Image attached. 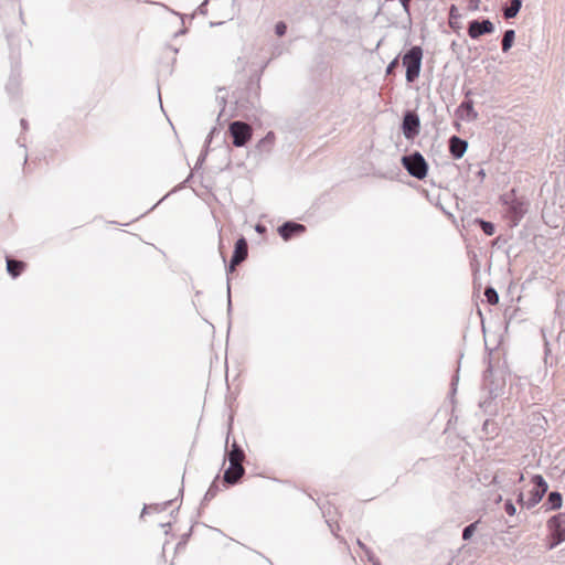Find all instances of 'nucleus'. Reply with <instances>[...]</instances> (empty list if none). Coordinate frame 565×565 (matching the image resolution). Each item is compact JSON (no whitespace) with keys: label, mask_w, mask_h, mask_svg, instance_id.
<instances>
[{"label":"nucleus","mask_w":565,"mask_h":565,"mask_svg":"<svg viewBox=\"0 0 565 565\" xmlns=\"http://www.w3.org/2000/svg\"><path fill=\"white\" fill-rule=\"evenodd\" d=\"M233 255L237 256L244 260L247 258L248 245H247V241L245 239V237H241L235 242Z\"/></svg>","instance_id":"17"},{"label":"nucleus","mask_w":565,"mask_h":565,"mask_svg":"<svg viewBox=\"0 0 565 565\" xmlns=\"http://www.w3.org/2000/svg\"><path fill=\"white\" fill-rule=\"evenodd\" d=\"M477 525H478V521L477 522H473L469 525H467L463 530H462V540L463 541H468L472 537L476 529H477Z\"/></svg>","instance_id":"24"},{"label":"nucleus","mask_w":565,"mask_h":565,"mask_svg":"<svg viewBox=\"0 0 565 565\" xmlns=\"http://www.w3.org/2000/svg\"><path fill=\"white\" fill-rule=\"evenodd\" d=\"M407 184L422 192L435 205L440 204L443 195H449L447 185H444L441 182L437 184L434 179H416L415 181L407 182Z\"/></svg>","instance_id":"3"},{"label":"nucleus","mask_w":565,"mask_h":565,"mask_svg":"<svg viewBox=\"0 0 565 565\" xmlns=\"http://www.w3.org/2000/svg\"><path fill=\"white\" fill-rule=\"evenodd\" d=\"M475 174H476V177H486L483 169H479Z\"/></svg>","instance_id":"40"},{"label":"nucleus","mask_w":565,"mask_h":565,"mask_svg":"<svg viewBox=\"0 0 565 565\" xmlns=\"http://www.w3.org/2000/svg\"><path fill=\"white\" fill-rule=\"evenodd\" d=\"M226 458L230 465L224 472V483L234 486L238 483V481L245 473V469L243 467L245 452L236 441H233V444L231 445V449L226 450Z\"/></svg>","instance_id":"2"},{"label":"nucleus","mask_w":565,"mask_h":565,"mask_svg":"<svg viewBox=\"0 0 565 565\" xmlns=\"http://www.w3.org/2000/svg\"><path fill=\"white\" fill-rule=\"evenodd\" d=\"M423 61V49L418 45L412 46L402 58L403 66L406 68V82L414 83L420 74Z\"/></svg>","instance_id":"4"},{"label":"nucleus","mask_w":565,"mask_h":565,"mask_svg":"<svg viewBox=\"0 0 565 565\" xmlns=\"http://www.w3.org/2000/svg\"><path fill=\"white\" fill-rule=\"evenodd\" d=\"M24 267L25 264L22 260L7 257V270L13 278L20 276Z\"/></svg>","instance_id":"15"},{"label":"nucleus","mask_w":565,"mask_h":565,"mask_svg":"<svg viewBox=\"0 0 565 565\" xmlns=\"http://www.w3.org/2000/svg\"><path fill=\"white\" fill-rule=\"evenodd\" d=\"M420 129L419 116L413 111L407 110L403 116L402 131L406 139L412 140L418 136Z\"/></svg>","instance_id":"9"},{"label":"nucleus","mask_w":565,"mask_h":565,"mask_svg":"<svg viewBox=\"0 0 565 565\" xmlns=\"http://www.w3.org/2000/svg\"><path fill=\"white\" fill-rule=\"evenodd\" d=\"M522 7V0H509V4L503 7V17L504 19H513L519 13Z\"/></svg>","instance_id":"16"},{"label":"nucleus","mask_w":565,"mask_h":565,"mask_svg":"<svg viewBox=\"0 0 565 565\" xmlns=\"http://www.w3.org/2000/svg\"><path fill=\"white\" fill-rule=\"evenodd\" d=\"M286 31H287V25H286L285 22L280 21V22L276 23V25H275V33L278 36L285 35Z\"/></svg>","instance_id":"25"},{"label":"nucleus","mask_w":565,"mask_h":565,"mask_svg":"<svg viewBox=\"0 0 565 565\" xmlns=\"http://www.w3.org/2000/svg\"><path fill=\"white\" fill-rule=\"evenodd\" d=\"M227 308H228V311H231V309H232V300H231L230 278H227Z\"/></svg>","instance_id":"33"},{"label":"nucleus","mask_w":565,"mask_h":565,"mask_svg":"<svg viewBox=\"0 0 565 565\" xmlns=\"http://www.w3.org/2000/svg\"><path fill=\"white\" fill-rule=\"evenodd\" d=\"M358 545H359V546H360L364 552H366V550H369V548L366 547V545H365L364 543H362V542H361V540H359V539H358Z\"/></svg>","instance_id":"39"},{"label":"nucleus","mask_w":565,"mask_h":565,"mask_svg":"<svg viewBox=\"0 0 565 565\" xmlns=\"http://www.w3.org/2000/svg\"><path fill=\"white\" fill-rule=\"evenodd\" d=\"M402 163L411 177H427L428 164L418 151L404 156Z\"/></svg>","instance_id":"6"},{"label":"nucleus","mask_w":565,"mask_h":565,"mask_svg":"<svg viewBox=\"0 0 565 565\" xmlns=\"http://www.w3.org/2000/svg\"><path fill=\"white\" fill-rule=\"evenodd\" d=\"M524 480L523 473H519L518 482H522Z\"/></svg>","instance_id":"45"},{"label":"nucleus","mask_w":565,"mask_h":565,"mask_svg":"<svg viewBox=\"0 0 565 565\" xmlns=\"http://www.w3.org/2000/svg\"><path fill=\"white\" fill-rule=\"evenodd\" d=\"M467 141L457 136H452L449 139V150L455 158H461L467 150Z\"/></svg>","instance_id":"13"},{"label":"nucleus","mask_w":565,"mask_h":565,"mask_svg":"<svg viewBox=\"0 0 565 565\" xmlns=\"http://www.w3.org/2000/svg\"><path fill=\"white\" fill-rule=\"evenodd\" d=\"M228 134L235 147H243L252 138L253 130L247 122L235 120L230 124Z\"/></svg>","instance_id":"7"},{"label":"nucleus","mask_w":565,"mask_h":565,"mask_svg":"<svg viewBox=\"0 0 565 565\" xmlns=\"http://www.w3.org/2000/svg\"><path fill=\"white\" fill-rule=\"evenodd\" d=\"M562 494L558 491H553L547 495L546 501L543 503V508H545L546 511L557 510L562 507Z\"/></svg>","instance_id":"14"},{"label":"nucleus","mask_w":565,"mask_h":565,"mask_svg":"<svg viewBox=\"0 0 565 565\" xmlns=\"http://www.w3.org/2000/svg\"><path fill=\"white\" fill-rule=\"evenodd\" d=\"M501 204L505 207V218L511 227L519 225L529 210V201L523 195H518L515 189L500 195Z\"/></svg>","instance_id":"1"},{"label":"nucleus","mask_w":565,"mask_h":565,"mask_svg":"<svg viewBox=\"0 0 565 565\" xmlns=\"http://www.w3.org/2000/svg\"><path fill=\"white\" fill-rule=\"evenodd\" d=\"M475 223L480 226V228L487 236H492L495 233V226L492 222L477 217L475 220Z\"/></svg>","instance_id":"20"},{"label":"nucleus","mask_w":565,"mask_h":565,"mask_svg":"<svg viewBox=\"0 0 565 565\" xmlns=\"http://www.w3.org/2000/svg\"><path fill=\"white\" fill-rule=\"evenodd\" d=\"M243 262L244 259H241L239 257L232 255L230 264L232 268H236V266H238Z\"/></svg>","instance_id":"31"},{"label":"nucleus","mask_w":565,"mask_h":565,"mask_svg":"<svg viewBox=\"0 0 565 565\" xmlns=\"http://www.w3.org/2000/svg\"><path fill=\"white\" fill-rule=\"evenodd\" d=\"M484 296L490 305H497L499 302V295L497 290L491 286L484 289Z\"/></svg>","instance_id":"22"},{"label":"nucleus","mask_w":565,"mask_h":565,"mask_svg":"<svg viewBox=\"0 0 565 565\" xmlns=\"http://www.w3.org/2000/svg\"><path fill=\"white\" fill-rule=\"evenodd\" d=\"M191 188L192 191L200 198L205 199L214 186V179H190L186 178L181 183L179 189Z\"/></svg>","instance_id":"8"},{"label":"nucleus","mask_w":565,"mask_h":565,"mask_svg":"<svg viewBox=\"0 0 565 565\" xmlns=\"http://www.w3.org/2000/svg\"><path fill=\"white\" fill-rule=\"evenodd\" d=\"M449 15H450V18H456V17H458V14H457V7H456L455 4H452V6L450 7Z\"/></svg>","instance_id":"36"},{"label":"nucleus","mask_w":565,"mask_h":565,"mask_svg":"<svg viewBox=\"0 0 565 565\" xmlns=\"http://www.w3.org/2000/svg\"><path fill=\"white\" fill-rule=\"evenodd\" d=\"M305 232L306 226L294 221H287L278 227V234L285 241H289L290 238L300 235Z\"/></svg>","instance_id":"11"},{"label":"nucleus","mask_w":565,"mask_h":565,"mask_svg":"<svg viewBox=\"0 0 565 565\" xmlns=\"http://www.w3.org/2000/svg\"><path fill=\"white\" fill-rule=\"evenodd\" d=\"M274 139H275L274 132H271V131H270V132H268V134L266 135V137H264V138L259 141L258 147H263V146H265V145H267V143H273Z\"/></svg>","instance_id":"28"},{"label":"nucleus","mask_w":565,"mask_h":565,"mask_svg":"<svg viewBox=\"0 0 565 565\" xmlns=\"http://www.w3.org/2000/svg\"><path fill=\"white\" fill-rule=\"evenodd\" d=\"M398 65H399V60L397 56L393 61H391L390 64L387 65L386 75H392Z\"/></svg>","instance_id":"27"},{"label":"nucleus","mask_w":565,"mask_h":565,"mask_svg":"<svg viewBox=\"0 0 565 565\" xmlns=\"http://www.w3.org/2000/svg\"><path fill=\"white\" fill-rule=\"evenodd\" d=\"M21 126L23 129L28 128V121L25 119H21Z\"/></svg>","instance_id":"43"},{"label":"nucleus","mask_w":565,"mask_h":565,"mask_svg":"<svg viewBox=\"0 0 565 565\" xmlns=\"http://www.w3.org/2000/svg\"><path fill=\"white\" fill-rule=\"evenodd\" d=\"M516 501H518L519 504L524 507L525 501H524V497H523L522 492L519 493Z\"/></svg>","instance_id":"37"},{"label":"nucleus","mask_w":565,"mask_h":565,"mask_svg":"<svg viewBox=\"0 0 565 565\" xmlns=\"http://www.w3.org/2000/svg\"><path fill=\"white\" fill-rule=\"evenodd\" d=\"M514 38H515V32L512 29L507 30L503 33V39H502V42H501L502 51L503 52H508L512 47L513 42H514Z\"/></svg>","instance_id":"19"},{"label":"nucleus","mask_w":565,"mask_h":565,"mask_svg":"<svg viewBox=\"0 0 565 565\" xmlns=\"http://www.w3.org/2000/svg\"><path fill=\"white\" fill-rule=\"evenodd\" d=\"M479 2H480V0H471L470 8L472 10H477L479 7Z\"/></svg>","instance_id":"38"},{"label":"nucleus","mask_w":565,"mask_h":565,"mask_svg":"<svg viewBox=\"0 0 565 565\" xmlns=\"http://www.w3.org/2000/svg\"><path fill=\"white\" fill-rule=\"evenodd\" d=\"M458 376H454L451 380V394L454 395L457 391Z\"/></svg>","instance_id":"35"},{"label":"nucleus","mask_w":565,"mask_h":565,"mask_svg":"<svg viewBox=\"0 0 565 565\" xmlns=\"http://www.w3.org/2000/svg\"><path fill=\"white\" fill-rule=\"evenodd\" d=\"M504 511L507 512V514H509L511 516H513L516 513L515 505L513 504V502L511 500H507L504 502Z\"/></svg>","instance_id":"26"},{"label":"nucleus","mask_w":565,"mask_h":565,"mask_svg":"<svg viewBox=\"0 0 565 565\" xmlns=\"http://www.w3.org/2000/svg\"><path fill=\"white\" fill-rule=\"evenodd\" d=\"M188 177L192 178L193 177V171H191Z\"/></svg>","instance_id":"46"},{"label":"nucleus","mask_w":565,"mask_h":565,"mask_svg":"<svg viewBox=\"0 0 565 565\" xmlns=\"http://www.w3.org/2000/svg\"><path fill=\"white\" fill-rule=\"evenodd\" d=\"M494 31V24L489 19L472 20L468 24V35L477 40L481 35L490 34Z\"/></svg>","instance_id":"10"},{"label":"nucleus","mask_w":565,"mask_h":565,"mask_svg":"<svg viewBox=\"0 0 565 565\" xmlns=\"http://www.w3.org/2000/svg\"><path fill=\"white\" fill-rule=\"evenodd\" d=\"M404 11L409 15L412 0H399Z\"/></svg>","instance_id":"32"},{"label":"nucleus","mask_w":565,"mask_h":565,"mask_svg":"<svg viewBox=\"0 0 565 565\" xmlns=\"http://www.w3.org/2000/svg\"><path fill=\"white\" fill-rule=\"evenodd\" d=\"M234 270H235V268H232L231 264H228V266L226 267L227 274L233 273Z\"/></svg>","instance_id":"44"},{"label":"nucleus","mask_w":565,"mask_h":565,"mask_svg":"<svg viewBox=\"0 0 565 565\" xmlns=\"http://www.w3.org/2000/svg\"><path fill=\"white\" fill-rule=\"evenodd\" d=\"M265 230H266V227H265L264 225H262V224L256 225V231H257V232L262 233V232H264Z\"/></svg>","instance_id":"41"},{"label":"nucleus","mask_w":565,"mask_h":565,"mask_svg":"<svg viewBox=\"0 0 565 565\" xmlns=\"http://www.w3.org/2000/svg\"><path fill=\"white\" fill-rule=\"evenodd\" d=\"M220 491V487H218V483L216 480H214L212 482V484L210 486V488L207 489V491L205 492V495H204V501H210L212 500L213 498L216 497L217 492Z\"/></svg>","instance_id":"23"},{"label":"nucleus","mask_w":565,"mask_h":565,"mask_svg":"<svg viewBox=\"0 0 565 565\" xmlns=\"http://www.w3.org/2000/svg\"><path fill=\"white\" fill-rule=\"evenodd\" d=\"M461 108H466L468 111L473 113L472 102H463L460 106Z\"/></svg>","instance_id":"34"},{"label":"nucleus","mask_w":565,"mask_h":565,"mask_svg":"<svg viewBox=\"0 0 565 565\" xmlns=\"http://www.w3.org/2000/svg\"><path fill=\"white\" fill-rule=\"evenodd\" d=\"M484 362L487 363V367L483 371L482 374V386L484 390H487L490 394H493V365L491 361V352L488 354V356L484 359Z\"/></svg>","instance_id":"12"},{"label":"nucleus","mask_w":565,"mask_h":565,"mask_svg":"<svg viewBox=\"0 0 565 565\" xmlns=\"http://www.w3.org/2000/svg\"><path fill=\"white\" fill-rule=\"evenodd\" d=\"M228 443H230V439H228V437H227V438H226V446L228 445Z\"/></svg>","instance_id":"47"},{"label":"nucleus","mask_w":565,"mask_h":565,"mask_svg":"<svg viewBox=\"0 0 565 565\" xmlns=\"http://www.w3.org/2000/svg\"><path fill=\"white\" fill-rule=\"evenodd\" d=\"M171 501H167L164 503V505L161 508V510H164L167 508V505L170 504ZM147 509H153L154 511H160L159 509V505L158 504H154V505H150V507H145L143 510H142V513H141V516L146 513Z\"/></svg>","instance_id":"30"},{"label":"nucleus","mask_w":565,"mask_h":565,"mask_svg":"<svg viewBox=\"0 0 565 565\" xmlns=\"http://www.w3.org/2000/svg\"><path fill=\"white\" fill-rule=\"evenodd\" d=\"M532 483L534 484V488L536 491H539L541 494H545L548 490V484L545 481V479L541 475H534L531 479Z\"/></svg>","instance_id":"18"},{"label":"nucleus","mask_w":565,"mask_h":565,"mask_svg":"<svg viewBox=\"0 0 565 565\" xmlns=\"http://www.w3.org/2000/svg\"><path fill=\"white\" fill-rule=\"evenodd\" d=\"M365 555L367 557V561L371 562L373 565H381L380 561L371 550H366Z\"/></svg>","instance_id":"29"},{"label":"nucleus","mask_w":565,"mask_h":565,"mask_svg":"<svg viewBox=\"0 0 565 565\" xmlns=\"http://www.w3.org/2000/svg\"><path fill=\"white\" fill-rule=\"evenodd\" d=\"M546 526L550 533L547 550H553L565 542V512L557 513L550 518Z\"/></svg>","instance_id":"5"},{"label":"nucleus","mask_w":565,"mask_h":565,"mask_svg":"<svg viewBox=\"0 0 565 565\" xmlns=\"http://www.w3.org/2000/svg\"><path fill=\"white\" fill-rule=\"evenodd\" d=\"M170 193H171V192H169V193H168V194H166L161 200H159V201H158V203H157V204H154L153 206H151V209H150L149 211L154 210V207H156V206H157V205H158L162 200H164V199H166Z\"/></svg>","instance_id":"42"},{"label":"nucleus","mask_w":565,"mask_h":565,"mask_svg":"<svg viewBox=\"0 0 565 565\" xmlns=\"http://www.w3.org/2000/svg\"><path fill=\"white\" fill-rule=\"evenodd\" d=\"M543 494H541L539 491H536L535 489H532L530 491V497L529 499L525 501L524 503V507L526 509H532L534 508L536 504H539L541 502V500L543 499Z\"/></svg>","instance_id":"21"}]
</instances>
